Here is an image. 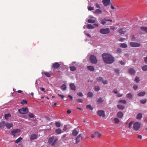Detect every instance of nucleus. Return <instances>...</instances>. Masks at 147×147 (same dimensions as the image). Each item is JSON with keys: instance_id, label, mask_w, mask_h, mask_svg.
Listing matches in <instances>:
<instances>
[{"instance_id": "nucleus-58", "label": "nucleus", "mask_w": 147, "mask_h": 147, "mask_svg": "<svg viewBox=\"0 0 147 147\" xmlns=\"http://www.w3.org/2000/svg\"><path fill=\"white\" fill-rule=\"evenodd\" d=\"M77 102H81L82 103L83 102V100L81 99H78L77 100Z\"/></svg>"}, {"instance_id": "nucleus-7", "label": "nucleus", "mask_w": 147, "mask_h": 147, "mask_svg": "<svg viewBox=\"0 0 147 147\" xmlns=\"http://www.w3.org/2000/svg\"><path fill=\"white\" fill-rule=\"evenodd\" d=\"M20 131V129H13L11 131V135L13 136L14 137L16 136V134Z\"/></svg>"}, {"instance_id": "nucleus-19", "label": "nucleus", "mask_w": 147, "mask_h": 147, "mask_svg": "<svg viewBox=\"0 0 147 147\" xmlns=\"http://www.w3.org/2000/svg\"><path fill=\"white\" fill-rule=\"evenodd\" d=\"M128 72L130 74L133 75L135 73V71L132 68H130L129 69Z\"/></svg>"}, {"instance_id": "nucleus-48", "label": "nucleus", "mask_w": 147, "mask_h": 147, "mask_svg": "<svg viewBox=\"0 0 147 147\" xmlns=\"http://www.w3.org/2000/svg\"><path fill=\"white\" fill-rule=\"evenodd\" d=\"M88 96L89 97H91L92 96L93 94L90 92H89L88 94Z\"/></svg>"}, {"instance_id": "nucleus-49", "label": "nucleus", "mask_w": 147, "mask_h": 147, "mask_svg": "<svg viewBox=\"0 0 147 147\" xmlns=\"http://www.w3.org/2000/svg\"><path fill=\"white\" fill-rule=\"evenodd\" d=\"M55 125L57 127H60L61 126L60 124L58 122H56L55 123Z\"/></svg>"}, {"instance_id": "nucleus-47", "label": "nucleus", "mask_w": 147, "mask_h": 147, "mask_svg": "<svg viewBox=\"0 0 147 147\" xmlns=\"http://www.w3.org/2000/svg\"><path fill=\"white\" fill-rule=\"evenodd\" d=\"M134 81L136 82H138L140 81L139 78L136 77L135 78Z\"/></svg>"}, {"instance_id": "nucleus-39", "label": "nucleus", "mask_w": 147, "mask_h": 147, "mask_svg": "<svg viewBox=\"0 0 147 147\" xmlns=\"http://www.w3.org/2000/svg\"><path fill=\"white\" fill-rule=\"evenodd\" d=\"M142 70L144 71L147 70V65H145L143 66L142 67Z\"/></svg>"}, {"instance_id": "nucleus-38", "label": "nucleus", "mask_w": 147, "mask_h": 147, "mask_svg": "<svg viewBox=\"0 0 147 147\" xmlns=\"http://www.w3.org/2000/svg\"><path fill=\"white\" fill-rule=\"evenodd\" d=\"M88 22L90 23H93L95 22V21L94 20L89 19L88 20Z\"/></svg>"}, {"instance_id": "nucleus-17", "label": "nucleus", "mask_w": 147, "mask_h": 147, "mask_svg": "<svg viewBox=\"0 0 147 147\" xmlns=\"http://www.w3.org/2000/svg\"><path fill=\"white\" fill-rule=\"evenodd\" d=\"M6 127L8 129H9L12 127L13 126V123H8V122H7L6 123Z\"/></svg>"}, {"instance_id": "nucleus-21", "label": "nucleus", "mask_w": 147, "mask_h": 147, "mask_svg": "<svg viewBox=\"0 0 147 147\" xmlns=\"http://www.w3.org/2000/svg\"><path fill=\"white\" fill-rule=\"evenodd\" d=\"M126 31L123 29H121L118 30V32L121 34H123Z\"/></svg>"}, {"instance_id": "nucleus-25", "label": "nucleus", "mask_w": 147, "mask_h": 147, "mask_svg": "<svg viewBox=\"0 0 147 147\" xmlns=\"http://www.w3.org/2000/svg\"><path fill=\"white\" fill-rule=\"evenodd\" d=\"M23 140V138L21 137H20L19 138L16 140L15 143L16 144H18L20 142L21 140Z\"/></svg>"}, {"instance_id": "nucleus-34", "label": "nucleus", "mask_w": 147, "mask_h": 147, "mask_svg": "<svg viewBox=\"0 0 147 147\" xmlns=\"http://www.w3.org/2000/svg\"><path fill=\"white\" fill-rule=\"evenodd\" d=\"M87 28L89 29H93L94 28V27L91 24H88L87 25Z\"/></svg>"}, {"instance_id": "nucleus-8", "label": "nucleus", "mask_w": 147, "mask_h": 147, "mask_svg": "<svg viewBox=\"0 0 147 147\" xmlns=\"http://www.w3.org/2000/svg\"><path fill=\"white\" fill-rule=\"evenodd\" d=\"M84 138V137L83 135L81 134H79L76 138V143H78L80 142V141Z\"/></svg>"}, {"instance_id": "nucleus-30", "label": "nucleus", "mask_w": 147, "mask_h": 147, "mask_svg": "<svg viewBox=\"0 0 147 147\" xmlns=\"http://www.w3.org/2000/svg\"><path fill=\"white\" fill-rule=\"evenodd\" d=\"M54 137H50L49 138L48 140V142L49 143H51L54 140Z\"/></svg>"}, {"instance_id": "nucleus-6", "label": "nucleus", "mask_w": 147, "mask_h": 147, "mask_svg": "<svg viewBox=\"0 0 147 147\" xmlns=\"http://www.w3.org/2000/svg\"><path fill=\"white\" fill-rule=\"evenodd\" d=\"M101 134L98 131L95 132L94 134H91V138H94L95 137H97L99 138L101 136Z\"/></svg>"}, {"instance_id": "nucleus-20", "label": "nucleus", "mask_w": 147, "mask_h": 147, "mask_svg": "<svg viewBox=\"0 0 147 147\" xmlns=\"http://www.w3.org/2000/svg\"><path fill=\"white\" fill-rule=\"evenodd\" d=\"M55 132L57 134H61L62 132V130L60 128H57L55 130Z\"/></svg>"}, {"instance_id": "nucleus-36", "label": "nucleus", "mask_w": 147, "mask_h": 147, "mask_svg": "<svg viewBox=\"0 0 147 147\" xmlns=\"http://www.w3.org/2000/svg\"><path fill=\"white\" fill-rule=\"evenodd\" d=\"M142 117V114L141 113H139L137 115L136 118L138 119H141Z\"/></svg>"}, {"instance_id": "nucleus-12", "label": "nucleus", "mask_w": 147, "mask_h": 147, "mask_svg": "<svg viewBox=\"0 0 147 147\" xmlns=\"http://www.w3.org/2000/svg\"><path fill=\"white\" fill-rule=\"evenodd\" d=\"M61 65V63L55 62L53 65V67L55 69H57Z\"/></svg>"}, {"instance_id": "nucleus-1", "label": "nucleus", "mask_w": 147, "mask_h": 147, "mask_svg": "<svg viewBox=\"0 0 147 147\" xmlns=\"http://www.w3.org/2000/svg\"><path fill=\"white\" fill-rule=\"evenodd\" d=\"M102 56L103 61L107 63L111 64L114 61L113 57L110 54L107 53L102 54Z\"/></svg>"}, {"instance_id": "nucleus-53", "label": "nucleus", "mask_w": 147, "mask_h": 147, "mask_svg": "<svg viewBox=\"0 0 147 147\" xmlns=\"http://www.w3.org/2000/svg\"><path fill=\"white\" fill-rule=\"evenodd\" d=\"M117 52L118 53H120L121 52V49L120 48H118L117 50Z\"/></svg>"}, {"instance_id": "nucleus-52", "label": "nucleus", "mask_w": 147, "mask_h": 147, "mask_svg": "<svg viewBox=\"0 0 147 147\" xmlns=\"http://www.w3.org/2000/svg\"><path fill=\"white\" fill-rule=\"evenodd\" d=\"M57 139L55 140L53 142L52 144V146H54V145H55L57 143Z\"/></svg>"}, {"instance_id": "nucleus-57", "label": "nucleus", "mask_w": 147, "mask_h": 147, "mask_svg": "<svg viewBox=\"0 0 147 147\" xmlns=\"http://www.w3.org/2000/svg\"><path fill=\"white\" fill-rule=\"evenodd\" d=\"M77 95L79 96H83V95L81 92H79L77 93Z\"/></svg>"}, {"instance_id": "nucleus-24", "label": "nucleus", "mask_w": 147, "mask_h": 147, "mask_svg": "<svg viewBox=\"0 0 147 147\" xmlns=\"http://www.w3.org/2000/svg\"><path fill=\"white\" fill-rule=\"evenodd\" d=\"M88 69L90 71H93L94 70V68L92 66H88L87 67Z\"/></svg>"}, {"instance_id": "nucleus-37", "label": "nucleus", "mask_w": 147, "mask_h": 147, "mask_svg": "<svg viewBox=\"0 0 147 147\" xmlns=\"http://www.w3.org/2000/svg\"><path fill=\"white\" fill-rule=\"evenodd\" d=\"M70 70L71 71H75L76 70V67L74 66H70L69 67Z\"/></svg>"}, {"instance_id": "nucleus-35", "label": "nucleus", "mask_w": 147, "mask_h": 147, "mask_svg": "<svg viewBox=\"0 0 147 147\" xmlns=\"http://www.w3.org/2000/svg\"><path fill=\"white\" fill-rule=\"evenodd\" d=\"M28 116L30 118H33L34 117V115L32 113H29L28 115Z\"/></svg>"}, {"instance_id": "nucleus-31", "label": "nucleus", "mask_w": 147, "mask_h": 147, "mask_svg": "<svg viewBox=\"0 0 147 147\" xmlns=\"http://www.w3.org/2000/svg\"><path fill=\"white\" fill-rule=\"evenodd\" d=\"M117 108L119 109H123L125 107L121 105H117Z\"/></svg>"}, {"instance_id": "nucleus-50", "label": "nucleus", "mask_w": 147, "mask_h": 147, "mask_svg": "<svg viewBox=\"0 0 147 147\" xmlns=\"http://www.w3.org/2000/svg\"><path fill=\"white\" fill-rule=\"evenodd\" d=\"M102 78L100 77H99L97 78V80L98 82H102Z\"/></svg>"}, {"instance_id": "nucleus-11", "label": "nucleus", "mask_w": 147, "mask_h": 147, "mask_svg": "<svg viewBox=\"0 0 147 147\" xmlns=\"http://www.w3.org/2000/svg\"><path fill=\"white\" fill-rule=\"evenodd\" d=\"M98 114L100 117H104L105 116V111L102 110H100L97 112Z\"/></svg>"}, {"instance_id": "nucleus-59", "label": "nucleus", "mask_w": 147, "mask_h": 147, "mask_svg": "<svg viewBox=\"0 0 147 147\" xmlns=\"http://www.w3.org/2000/svg\"><path fill=\"white\" fill-rule=\"evenodd\" d=\"M102 82L104 84H107V80L104 81L102 80Z\"/></svg>"}, {"instance_id": "nucleus-43", "label": "nucleus", "mask_w": 147, "mask_h": 147, "mask_svg": "<svg viewBox=\"0 0 147 147\" xmlns=\"http://www.w3.org/2000/svg\"><path fill=\"white\" fill-rule=\"evenodd\" d=\"M94 90L96 91H98L100 90V88L98 86H96L94 87Z\"/></svg>"}, {"instance_id": "nucleus-14", "label": "nucleus", "mask_w": 147, "mask_h": 147, "mask_svg": "<svg viewBox=\"0 0 147 147\" xmlns=\"http://www.w3.org/2000/svg\"><path fill=\"white\" fill-rule=\"evenodd\" d=\"M102 12V11L100 9H96L94 12V13L95 14H101Z\"/></svg>"}, {"instance_id": "nucleus-9", "label": "nucleus", "mask_w": 147, "mask_h": 147, "mask_svg": "<svg viewBox=\"0 0 147 147\" xmlns=\"http://www.w3.org/2000/svg\"><path fill=\"white\" fill-rule=\"evenodd\" d=\"M130 45L133 47H140V44L138 43L132 42L130 43Z\"/></svg>"}, {"instance_id": "nucleus-51", "label": "nucleus", "mask_w": 147, "mask_h": 147, "mask_svg": "<svg viewBox=\"0 0 147 147\" xmlns=\"http://www.w3.org/2000/svg\"><path fill=\"white\" fill-rule=\"evenodd\" d=\"M95 5L96 8H100L101 7L100 5L99 4H98V3H96Z\"/></svg>"}, {"instance_id": "nucleus-46", "label": "nucleus", "mask_w": 147, "mask_h": 147, "mask_svg": "<svg viewBox=\"0 0 147 147\" xmlns=\"http://www.w3.org/2000/svg\"><path fill=\"white\" fill-rule=\"evenodd\" d=\"M44 74L47 77H49L51 76L50 74L48 72H45Z\"/></svg>"}, {"instance_id": "nucleus-4", "label": "nucleus", "mask_w": 147, "mask_h": 147, "mask_svg": "<svg viewBox=\"0 0 147 147\" xmlns=\"http://www.w3.org/2000/svg\"><path fill=\"white\" fill-rule=\"evenodd\" d=\"M18 111L20 114H26L28 112V109L27 107H23L18 110Z\"/></svg>"}, {"instance_id": "nucleus-41", "label": "nucleus", "mask_w": 147, "mask_h": 147, "mask_svg": "<svg viewBox=\"0 0 147 147\" xmlns=\"http://www.w3.org/2000/svg\"><path fill=\"white\" fill-rule=\"evenodd\" d=\"M86 108L88 109H89L90 110H93V108L91 107V105H88L86 106Z\"/></svg>"}, {"instance_id": "nucleus-44", "label": "nucleus", "mask_w": 147, "mask_h": 147, "mask_svg": "<svg viewBox=\"0 0 147 147\" xmlns=\"http://www.w3.org/2000/svg\"><path fill=\"white\" fill-rule=\"evenodd\" d=\"M114 120L115 121V123L117 124L119 122V120L117 118H115L114 119Z\"/></svg>"}, {"instance_id": "nucleus-16", "label": "nucleus", "mask_w": 147, "mask_h": 147, "mask_svg": "<svg viewBox=\"0 0 147 147\" xmlns=\"http://www.w3.org/2000/svg\"><path fill=\"white\" fill-rule=\"evenodd\" d=\"M37 137V136L35 134L32 135L30 137V139L31 140H32L36 139Z\"/></svg>"}, {"instance_id": "nucleus-63", "label": "nucleus", "mask_w": 147, "mask_h": 147, "mask_svg": "<svg viewBox=\"0 0 147 147\" xmlns=\"http://www.w3.org/2000/svg\"><path fill=\"white\" fill-rule=\"evenodd\" d=\"M115 28V27L113 26H111L110 27V29L111 30H114Z\"/></svg>"}, {"instance_id": "nucleus-5", "label": "nucleus", "mask_w": 147, "mask_h": 147, "mask_svg": "<svg viewBox=\"0 0 147 147\" xmlns=\"http://www.w3.org/2000/svg\"><path fill=\"white\" fill-rule=\"evenodd\" d=\"M90 59L91 63L93 64L96 63L97 62V60L96 57L94 55H91L90 56Z\"/></svg>"}, {"instance_id": "nucleus-18", "label": "nucleus", "mask_w": 147, "mask_h": 147, "mask_svg": "<svg viewBox=\"0 0 147 147\" xmlns=\"http://www.w3.org/2000/svg\"><path fill=\"white\" fill-rule=\"evenodd\" d=\"M78 132L76 129H74L73 131L72 134L74 136H76L78 134Z\"/></svg>"}, {"instance_id": "nucleus-3", "label": "nucleus", "mask_w": 147, "mask_h": 147, "mask_svg": "<svg viewBox=\"0 0 147 147\" xmlns=\"http://www.w3.org/2000/svg\"><path fill=\"white\" fill-rule=\"evenodd\" d=\"M109 28H101L100 30V32L102 34H107L110 33Z\"/></svg>"}, {"instance_id": "nucleus-42", "label": "nucleus", "mask_w": 147, "mask_h": 147, "mask_svg": "<svg viewBox=\"0 0 147 147\" xmlns=\"http://www.w3.org/2000/svg\"><path fill=\"white\" fill-rule=\"evenodd\" d=\"M127 97L129 98H132V94L131 93H128L126 95Z\"/></svg>"}, {"instance_id": "nucleus-22", "label": "nucleus", "mask_w": 147, "mask_h": 147, "mask_svg": "<svg viewBox=\"0 0 147 147\" xmlns=\"http://www.w3.org/2000/svg\"><path fill=\"white\" fill-rule=\"evenodd\" d=\"M107 22V19L104 18L103 19L100 20V23L101 24L105 25L106 24Z\"/></svg>"}, {"instance_id": "nucleus-55", "label": "nucleus", "mask_w": 147, "mask_h": 147, "mask_svg": "<svg viewBox=\"0 0 147 147\" xmlns=\"http://www.w3.org/2000/svg\"><path fill=\"white\" fill-rule=\"evenodd\" d=\"M119 102L122 103L123 104H125L126 103V102L125 100H120L119 101Z\"/></svg>"}, {"instance_id": "nucleus-56", "label": "nucleus", "mask_w": 147, "mask_h": 147, "mask_svg": "<svg viewBox=\"0 0 147 147\" xmlns=\"http://www.w3.org/2000/svg\"><path fill=\"white\" fill-rule=\"evenodd\" d=\"M67 126L66 125H65L63 127V132L65 131L66 130H67Z\"/></svg>"}, {"instance_id": "nucleus-40", "label": "nucleus", "mask_w": 147, "mask_h": 147, "mask_svg": "<svg viewBox=\"0 0 147 147\" xmlns=\"http://www.w3.org/2000/svg\"><path fill=\"white\" fill-rule=\"evenodd\" d=\"M27 103V100H24L20 102V104L23 105H24V104H26Z\"/></svg>"}, {"instance_id": "nucleus-64", "label": "nucleus", "mask_w": 147, "mask_h": 147, "mask_svg": "<svg viewBox=\"0 0 147 147\" xmlns=\"http://www.w3.org/2000/svg\"><path fill=\"white\" fill-rule=\"evenodd\" d=\"M145 62L147 63V56L146 57H144V58Z\"/></svg>"}, {"instance_id": "nucleus-61", "label": "nucleus", "mask_w": 147, "mask_h": 147, "mask_svg": "<svg viewBox=\"0 0 147 147\" xmlns=\"http://www.w3.org/2000/svg\"><path fill=\"white\" fill-rule=\"evenodd\" d=\"M115 72L117 74H119V70L118 69H115Z\"/></svg>"}, {"instance_id": "nucleus-15", "label": "nucleus", "mask_w": 147, "mask_h": 147, "mask_svg": "<svg viewBox=\"0 0 147 147\" xmlns=\"http://www.w3.org/2000/svg\"><path fill=\"white\" fill-rule=\"evenodd\" d=\"M71 89L74 91H75L76 90V87L75 84L73 83H71L69 85Z\"/></svg>"}, {"instance_id": "nucleus-33", "label": "nucleus", "mask_w": 147, "mask_h": 147, "mask_svg": "<svg viewBox=\"0 0 147 147\" xmlns=\"http://www.w3.org/2000/svg\"><path fill=\"white\" fill-rule=\"evenodd\" d=\"M61 88L63 90H65L66 88V85L65 84H63L61 86Z\"/></svg>"}, {"instance_id": "nucleus-54", "label": "nucleus", "mask_w": 147, "mask_h": 147, "mask_svg": "<svg viewBox=\"0 0 147 147\" xmlns=\"http://www.w3.org/2000/svg\"><path fill=\"white\" fill-rule=\"evenodd\" d=\"M146 99L142 100L140 101V102L142 104H144L146 102Z\"/></svg>"}, {"instance_id": "nucleus-26", "label": "nucleus", "mask_w": 147, "mask_h": 147, "mask_svg": "<svg viewBox=\"0 0 147 147\" xmlns=\"http://www.w3.org/2000/svg\"><path fill=\"white\" fill-rule=\"evenodd\" d=\"M117 115L118 117L121 118L123 116V114L122 112H119L117 113Z\"/></svg>"}, {"instance_id": "nucleus-60", "label": "nucleus", "mask_w": 147, "mask_h": 147, "mask_svg": "<svg viewBox=\"0 0 147 147\" xmlns=\"http://www.w3.org/2000/svg\"><path fill=\"white\" fill-rule=\"evenodd\" d=\"M138 88V86L137 85H135L133 86V88L134 90H136Z\"/></svg>"}, {"instance_id": "nucleus-32", "label": "nucleus", "mask_w": 147, "mask_h": 147, "mask_svg": "<svg viewBox=\"0 0 147 147\" xmlns=\"http://www.w3.org/2000/svg\"><path fill=\"white\" fill-rule=\"evenodd\" d=\"M120 47H121L123 48H125L127 47V45L126 44L124 43H123L120 45Z\"/></svg>"}, {"instance_id": "nucleus-45", "label": "nucleus", "mask_w": 147, "mask_h": 147, "mask_svg": "<svg viewBox=\"0 0 147 147\" xmlns=\"http://www.w3.org/2000/svg\"><path fill=\"white\" fill-rule=\"evenodd\" d=\"M88 9L89 11H91L94 9V7L91 6H88Z\"/></svg>"}, {"instance_id": "nucleus-62", "label": "nucleus", "mask_w": 147, "mask_h": 147, "mask_svg": "<svg viewBox=\"0 0 147 147\" xmlns=\"http://www.w3.org/2000/svg\"><path fill=\"white\" fill-rule=\"evenodd\" d=\"M125 40V38H121L119 39V41H122V42H123V41H124Z\"/></svg>"}, {"instance_id": "nucleus-10", "label": "nucleus", "mask_w": 147, "mask_h": 147, "mask_svg": "<svg viewBox=\"0 0 147 147\" xmlns=\"http://www.w3.org/2000/svg\"><path fill=\"white\" fill-rule=\"evenodd\" d=\"M102 2L105 6H107L111 4L110 0H103Z\"/></svg>"}, {"instance_id": "nucleus-2", "label": "nucleus", "mask_w": 147, "mask_h": 147, "mask_svg": "<svg viewBox=\"0 0 147 147\" xmlns=\"http://www.w3.org/2000/svg\"><path fill=\"white\" fill-rule=\"evenodd\" d=\"M133 121H131L129 123L128 127L131 128L132 126L133 125V129L135 131L138 130L140 127V123L138 122H136L134 124Z\"/></svg>"}, {"instance_id": "nucleus-13", "label": "nucleus", "mask_w": 147, "mask_h": 147, "mask_svg": "<svg viewBox=\"0 0 147 147\" xmlns=\"http://www.w3.org/2000/svg\"><path fill=\"white\" fill-rule=\"evenodd\" d=\"M6 122L5 121H2L0 122V128L1 129L4 128L6 126Z\"/></svg>"}, {"instance_id": "nucleus-28", "label": "nucleus", "mask_w": 147, "mask_h": 147, "mask_svg": "<svg viewBox=\"0 0 147 147\" xmlns=\"http://www.w3.org/2000/svg\"><path fill=\"white\" fill-rule=\"evenodd\" d=\"M146 92H143L139 93L138 94V95L139 96H143L145 95Z\"/></svg>"}, {"instance_id": "nucleus-29", "label": "nucleus", "mask_w": 147, "mask_h": 147, "mask_svg": "<svg viewBox=\"0 0 147 147\" xmlns=\"http://www.w3.org/2000/svg\"><path fill=\"white\" fill-rule=\"evenodd\" d=\"M104 100V99H103V98H98L97 102L98 103H102V102H103Z\"/></svg>"}, {"instance_id": "nucleus-27", "label": "nucleus", "mask_w": 147, "mask_h": 147, "mask_svg": "<svg viewBox=\"0 0 147 147\" xmlns=\"http://www.w3.org/2000/svg\"><path fill=\"white\" fill-rule=\"evenodd\" d=\"M11 116V115L10 113H7L5 114L4 115L5 119L6 120H7L8 119V117H10Z\"/></svg>"}, {"instance_id": "nucleus-23", "label": "nucleus", "mask_w": 147, "mask_h": 147, "mask_svg": "<svg viewBox=\"0 0 147 147\" xmlns=\"http://www.w3.org/2000/svg\"><path fill=\"white\" fill-rule=\"evenodd\" d=\"M140 29L141 30L144 31L147 33V27L142 26L140 27Z\"/></svg>"}]
</instances>
